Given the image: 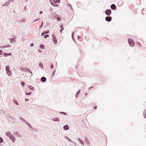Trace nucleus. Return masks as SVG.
Returning a JSON list of instances; mask_svg holds the SVG:
<instances>
[{"label": "nucleus", "mask_w": 146, "mask_h": 146, "mask_svg": "<svg viewBox=\"0 0 146 146\" xmlns=\"http://www.w3.org/2000/svg\"><path fill=\"white\" fill-rule=\"evenodd\" d=\"M39 66L42 69L43 68V66L42 64L41 63H39Z\"/></svg>", "instance_id": "nucleus-21"}, {"label": "nucleus", "mask_w": 146, "mask_h": 146, "mask_svg": "<svg viewBox=\"0 0 146 146\" xmlns=\"http://www.w3.org/2000/svg\"><path fill=\"white\" fill-rule=\"evenodd\" d=\"M32 94V93L31 92H30L29 93H26V94H27V95H30L31 94Z\"/></svg>", "instance_id": "nucleus-27"}, {"label": "nucleus", "mask_w": 146, "mask_h": 146, "mask_svg": "<svg viewBox=\"0 0 146 146\" xmlns=\"http://www.w3.org/2000/svg\"><path fill=\"white\" fill-rule=\"evenodd\" d=\"M51 4L54 7H57L58 6V5L55 4L54 3H53L52 2L50 1Z\"/></svg>", "instance_id": "nucleus-16"}, {"label": "nucleus", "mask_w": 146, "mask_h": 146, "mask_svg": "<svg viewBox=\"0 0 146 146\" xmlns=\"http://www.w3.org/2000/svg\"><path fill=\"white\" fill-rule=\"evenodd\" d=\"M26 1H27V0H26Z\"/></svg>", "instance_id": "nucleus-54"}, {"label": "nucleus", "mask_w": 146, "mask_h": 146, "mask_svg": "<svg viewBox=\"0 0 146 146\" xmlns=\"http://www.w3.org/2000/svg\"><path fill=\"white\" fill-rule=\"evenodd\" d=\"M27 72H28L31 73V76H32L33 74H32V72L31 71H30L29 70H28V71H27Z\"/></svg>", "instance_id": "nucleus-31"}, {"label": "nucleus", "mask_w": 146, "mask_h": 146, "mask_svg": "<svg viewBox=\"0 0 146 146\" xmlns=\"http://www.w3.org/2000/svg\"><path fill=\"white\" fill-rule=\"evenodd\" d=\"M111 7L112 9L114 10L116 8V6L114 4H112L111 5Z\"/></svg>", "instance_id": "nucleus-15"}, {"label": "nucleus", "mask_w": 146, "mask_h": 146, "mask_svg": "<svg viewBox=\"0 0 146 146\" xmlns=\"http://www.w3.org/2000/svg\"><path fill=\"white\" fill-rule=\"evenodd\" d=\"M49 31H46L45 32H44V33L45 34H47V33H49Z\"/></svg>", "instance_id": "nucleus-39"}, {"label": "nucleus", "mask_w": 146, "mask_h": 146, "mask_svg": "<svg viewBox=\"0 0 146 146\" xmlns=\"http://www.w3.org/2000/svg\"><path fill=\"white\" fill-rule=\"evenodd\" d=\"M4 56H11V53H7L6 52H5L4 53Z\"/></svg>", "instance_id": "nucleus-17"}, {"label": "nucleus", "mask_w": 146, "mask_h": 146, "mask_svg": "<svg viewBox=\"0 0 146 146\" xmlns=\"http://www.w3.org/2000/svg\"><path fill=\"white\" fill-rule=\"evenodd\" d=\"M49 36V35H45L44 37L45 38H46L48 37Z\"/></svg>", "instance_id": "nucleus-26"}, {"label": "nucleus", "mask_w": 146, "mask_h": 146, "mask_svg": "<svg viewBox=\"0 0 146 146\" xmlns=\"http://www.w3.org/2000/svg\"><path fill=\"white\" fill-rule=\"evenodd\" d=\"M53 1L54 3H59L60 1V0H53Z\"/></svg>", "instance_id": "nucleus-19"}, {"label": "nucleus", "mask_w": 146, "mask_h": 146, "mask_svg": "<svg viewBox=\"0 0 146 146\" xmlns=\"http://www.w3.org/2000/svg\"><path fill=\"white\" fill-rule=\"evenodd\" d=\"M38 51L39 52H41V50H39Z\"/></svg>", "instance_id": "nucleus-50"}, {"label": "nucleus", "mask_w": 146, "mask_h": 146, "mask_svg": "<svg viewBox=\"0 0 146 146\" xmlns=\"http://www.w3.org/2000/svg\"><path fill=\"white\" fill-rule=\"evenodd\" d=\"M14 1V0H9V1L11 2V1Z\"/></svg>", "instance_id": "nucleus-44"}, {"label": "nucleus", "mask_w": 146, "mask_h": 146, "mask_svg": "<svg viewBox=\"0 0 146 146\" xmlns=\"http://www.w3.org/2000/svg\"><path fill=\"white\" fill-rule=\"evenodd\" d=\"M74 32L72 34V35H73V34H74Z\"/></svg>", "instance_id": "nucleus-51"}, {"label": "nucleus", "mask_w": 146, "mask_h": 146, "mask_svg": "<svg viewBox=\"0 0 146 146\" xmlns=\"http://www.w3.org/2000/svg\"><path fill=\"white\" fill-rule=\"evenodd\" d=\"M11 42L14 43L15 42V40L14 38H12L11 39Z\"/></svg>", "instance_id": "nucleus-20"}, {"label": "nucleus", "mask_w": 146, "mask_h": 146, "mask_svg": "<svg viewBox=\"0 0 146 146\" xmlns=\"http://www.w3.org/2000/svg\"><path fill=\"white\" fill-rule=\"evenodd\" d=\"M25 123L26 124L29 128H32V127L31 125L28 122L26 121L25 122Z\"/></svg>", "instance_id": "nucleus-10"}, {"label": "nucleus", "mask_w": 146, "mask_h": 146, "mask_svg": "<svg viewBox=\"0 0 146 146\" xmlns=\"http://www.w3.org/2000/svg\"><path fill=\"white\" fill-rule=\"evenodd\" d=\"M96 107L95 106V107H94V109H96Z\"/></svg>", "instance_id": "nucleus-48"}, {"label": "nucleus", "mask_w": 146, "mask_h": 146, "mask_svg": "<svg viewBox=\"0 0 146 146\" xmlns=\"http://www.w3.org/2000/svg\"><path fill=\"white\" fill-rule=\"evenodd\" d=\"M19 119L20 120H21V121H24V122H25V121H26L22 117H20L19 118Z\"/></svg>", "instance_id": "nucleus-23"}, {"label": "nucleus", "mask_w": 146, "mask_h": 146, "mask_svg": "<svg viewBox=\"0 0 146 146\" xmlns=\"http://www.w3.org/2000/svg\"><path fill=\"white\" fill-rule=\"evenodd\" d=\"M128 40V43L131 46H134V43L133 40L131 38H129Z\"/></svg>", "instance_id": "nucleus-4"}, {"label": "nucleus", "mask_w": 146, "mask_h": 146, "mask_svg": "<svg viewBox=\"0 0 146 146\" xmlns=\"http://www.w3.org/2000/svg\"><path fill=\"white\" fill-rule=\"evenodd\" d=\"M6 117L9 121L12 122L14 121V118H13L9 114L6 115Z\"/></svg>", "instance_id": "nucleus-2"}, {"label": "nucleus", "mask_w": 146, "mask_h": 146, "mask_svg": "<svg viewBox=\"0 0 146 146\" xmlns=\"http://www.w3.org/2000/svg\"><path fill=\"white\" fill-rule=\"evenodd\" d=\"M63 25H61L60 26V27L61 28V29L60 30V31L61 33H62V31L63 30Z\"/></svg>", "instance_id": "nucleus-18"}, {"label": "nucleus", "mask_w": 146, "mask_h": 146, "mask_svg": "<svg viewBox=\"0 0 146 146\" xmlns=\"http://www.w3.org/2000/svg\"><path fill=\"white\" fill-rule=\"evenodd\" d=\"M63 129L64 130H67L69 129V127L68 125H65L64 126Z\"/></svg>", "instance_id": "nucleus-13"}, {"label": "nucleus", "mask_w": 146, "mask_h": 146, "mask_svg": "<svg viewBox=\"0 0 146 146\" xmlns=\"http://www.w3.org/2000/svg\"><path fill=\"white\" fill-rule=\"evenodd\" d=\"M25 101L26 102L27 101H29V100L28 99H25Z\"/></svg>", "instance_id": "nucleus-46"}, {"label": "nucleus", "mask_w": 146, "mask_h": 146, "mask_svg": "<svg viewBox=\"0 0 146 146\" xmlns=\"http://www.w3.org/2000/svg\"><path fill=\"white\" fill-rule=\"evenodd\" d=\"M17 135L18 136H21V135H20V134L19 133H17Z\"/></svg>", "instance_id": "nucleus-33"}, {"label": "nucleus", "mask_w": 146, "mask_h": 146, "mask_svg": "<svg viewBox=\"0 0 146 146\" xmlns=\"http://www.w3.org/2000/svg\"><path fill=\"white\" fill-rule=\"evenodd\" d=\"M144 113H145V115L144 116V117L145 118H146V112L145 111L144 112Z\"/></svg>", "instance_id": "nucleus-40"}, {"label": "nucleus", "mask_w": 146, "mask_h": 146, "mask_svg": "<svg viewBox=\"0 0 146 146\" xmlns=\"http://www.w3.org/2000/svg\"><path fill=\"white\" fill-rule=\"evenodd\" d=\"M33 46L34 44L33 43H31L30 45V46L31 47H33Z\"/></svg>", "instance_id": "nucleus-34"}, {"label": "nucleus", "mask_w": 146, "mask_h": 146, "mask_svg": "<svg viewBox=\"0 0 146 146\" xmlns=\"http://www.w3.org/2000/svg\"><path fill=\"white\" fill-rule=\"evenodd\" d=\"M80 143H81L82 145H84V143H83V142H82V141L81 142H80Z\"/></svg>", "instance_id": "nucleus-38"}, {"label": "nucleus", "mask_w": 146, "mask_h": 146, "mask_svg": "<svg viewBox=\"0 0 146 146\" xmlns=\"http://www.w3.org/2000/svg\"><path fill=\"white\" fill-rule=\"evenodd\" d=\"M52 38L54 44H56L57 43V41L55 35H53L52 36Z\"/></svg>", "instance_id": "nucleus-5"}, {"label": "nucleus", "mask_w": 146, "mask_h": 146, "mask_svg": "<svg viewBox=\"0 0 146 146\" xmlns=\"http://www.w3.org/2000/svg\"><path fill=\"white\" fill-rule=\"evenodd\" d=\"M85 142L87 145H89L90 142H89V141L87 139H86Z\"/></svg>", "instance_id": "nucleus-22"}, {"label": "nucleus", "mask_w": 146, "mask_h": 146, "mask_svg": "<svg viewBox=\"0 0 146 146\" xmlns=\"http://www.w3.org/2000/svg\"><path fill=\"white\" fill-rule=\"evenodd\" d=\"M64 139L70 142H73V141L67 136H65L64 137Z\"/></svg>", "instance_id": "nucleus-8"}, {"label": "nucleus", "mask_w": 146, "mask_h": 146, "mask_svg": "<svg viewBox=\"0 0 146 146\" xmlns=\"http://www.w3.org/2000/svg\"><path fill=\"white\" fill-rule=\"evenodd\" d=\"M52 120L55 121H59L60 120L58 117H55L52 119Z\"/></svg>", "instance_id": "nucleus-9"}, {"label": "nucleus", "mask_w": 146, "mask_h": 146, "mask_svg": "<svg viewBox=\"0 0 146 146\" xmlns=\"http://www.w3.org/2000/svg\"><path fill=\"white\" fill-rule=\"evenodd\" d=\"M41 80L42 82H45L46 80V79L45 77H43L41 78Z\"/></svg>", "instance_id": "nucleus-14"}, {"label": "nucleus", "mask_w": 146, "mask_h": 146, "mask_svg": "<svg viewBox=\"0 0 146 146\" xmlns=\"http://www.w3.org/2000/svg\"><path fill=\"white\" fill-rule=\"evenodd\" d=\"M37 21V20L35 21H34V22H35V21Z\"/></svg>", "instance_id": "nucleus-52"}, {"label": "nucleus", "mask_w": 146, "mask_h": 146, "mask_svg": "<svg viewBox=\"0 0 146 146\" xmlns=\"http://www.w3.org/2000/svg\"><path fill=\"white\" fill-rule=\"evenodd\" d=\"M106 14L108 15H110L111 13V11L110 9H108L106 11Z\"/></svg>", "instance_id": "nucleus-7"}, {"label": "nucleus", "mask_w": 146, "mask_h": 146, "mask_svg": "<svg viewBox=\"0 0 146 146\" xmlns=\"http://www.w3.org/2000/svg\"><path fill=\"white\" fill-rule=\"evenodd\" d=\"M6 70L8 75L9 76H11V72L10 70V68L9 66H7L6 68Z\"/></svg>", "instance_id": "nucleus-3"}, {"label": "nucleus", "mask_w": 146, "mask_h": 146, "mask_svg": "<svg viewBox=\"0 0 146 146\" xmlns=\"http://www.w3.org/2000/svg\"><path fill=\"white\" fill-rule=\"evenodd\" d=\"M80 92V90H78L77 91V93H76V97H77V94H79V93Z\"/></svg>", "instance_id": "nucleus-30"}, {"label": "nucleus", "mask_w": 146, "mask_h": 146, "mask_svg": "<svg viewBox=\"0 0 146 146\" xmlns=\"http://www.w3.org/2000/svg\"><path fill=\"white\" fill-rule=\"evenodd\" d=\"M77 139L78 140L80 143L82 141L79 138H78Z\"/></svg>", "instance_id": "nucleus-32"}, {"label": "nucleus", "mask_w": 146, "mask_h": 146, "mask_svg": "<svg viewBox=\"0 0 146 146\" xmlns=\"http://www.w3.org/2000/svg\"><path fill=\"white\" fill-rule=\"evenodd\" d=\"M106 20L108 21H110L111 20V17H107L106 18Z\"/></svg>", "instance_id": "nucleus-11"}, {"label": "nucleus", "mask_w": 146, "mask_h": 146, "mask_svg": "<svg viewBox=\"0 0 146 146\" xmlns=\"http://www.w3.org/2000/svg\"><path fill=\"white\" fill-rule=\"evenodd\" d=\"M39 20V18H38V20Z\"/></svg>", "instance_id": "nucleus-53"}, {"label": "nucleus", "mask_w": 146, "mask_h": 146, "mask_svg": "<svg viewBox=\"0 0 146 146\" xmlns=\"http://www.w3.org/2000/svg\"><path fill=\"white\" fill-rule=\"evenodd\" d=\"M60 113H63L65 115H66V113H64V112H60Z\"/></svg>", "instance_id": "nucleus-43"}, {"label": "nucleus", "mask_w": 146, "mask_h": 146, "mask_svg": "<svg viewBox=\"0 0 146 146\" xmlns=\"http://www.w3.org/2000/svg\"><path fill=\"white\" fill-rule=\"evenodd\" d=\"M52 69L53 68V65H52L50 67Z\"/></svg>", "instance_id": "nucleus-41"}, {"label": "nucleus", "mask_w": 146, "mask_h": 146, "mask_svg": "<svg viewBox=\"0 0 146 146\" xmlns=\"http://www.w3.org/2000/svg\"><path fill=\"white\" fill-rule=\"evenodd\" d=\"M19 69L21 71L24 72H27L28 70L27 68L25 67H21Z\"/></svg>", "instance_id": "nucleus-6"}, {"label": "nucleus", "mask_w": 146, "mask_h": 146, "mask_svg": "<svg viewBox=\"0 0 146 146\" xmlns=\"http://www.w3.org/2000/svg\"><path fill=\"white\" fill-rule=\"evenodd\" d=\"M43 13V12L42 11H40V12H39V14H42Z\"/></svg>", "instance_id": "nucleus-45"}, {"label": "nucleus", "mask_w": 146, "mask_h": 146, "mask_svg": "<svg viewBox=\"0 0 146 146\" xmlns=\"http://www.w3.org/2000/svg\"><path fill=\"white\" fill-rule=\"evenodd\" d=\"M5 135L9 137V139L13 143H14L16 141V138L10 132L8 131L6 132Z\"/></svg>", "instance_id": "nucleus-1"}, {"label": "nucleus", "mask_w": 146, "mask_h": 146, "mask_svg": "<svg viewBox=\"0 0 146 146\" xmlns=\"http://www.w3.org/2000/svg\"><path fill=\"white\" fill-rule=\"evenodd\" d=\"M44 34H45L44 32L42 33H41V35L43 36Z\"/></svg>", "instance_id": "nucleus-37"}, {"label": "nucleus", "mask_w": 146, "mask_h": 146, "mask_svg": "<svg viewBox=\"0 0 146 146\" xmlns=\"http://www.w3.org/2000/svg\"><path fill=\"white\" fill-rule=\"evenodd\" d=\"M40 48L44 49V46L43 45H41L40 46Z\"/></svg>", "instance_id": "nucleus-24"}, {"label": "nucleus", "mask_w": 146, "mask_h": 146, "mask_svg": "<svg viewBox=\"0 0 146 146\" xmlns=\"http://www.w3.org/2000/svg\"><path fill=\"white\" fill-rule=\"evenodd\" d=\"M29 88L30 89H31L32 90H33V88L32 86H30Z\"/></svg>", "instance_id": "nucleus-35"}, {"label": "nucleus", "mask_w": 146, "mask_h": 146, "mask_svg": "<svg viewBox=\"0 0 146 146\" xmlns=\"http://www.w3.org/2000/svg\"><path fill=\"white\" fill-rule=\"evenodd\" d=\"M43 22H42V24H41V26H40V28L41 27H42V25H43Z\"/></svg>", "instance_id": "nucleus-42"}, {"label": "nucleus", "mask_w": 146, "mask_h": 146, "mask_svg": "<svg viewBox=\"0 0 146 146\" xmlns=\"http://www.w3.org/2000/svg\"><path fill=\"white\" fill-rule=\"evenodd\" d=\"M3 142V139L0 137V143H2Z\"/></svg>", "instance_id": "nucleus-29"}, {"label": "nucleus", "mask_w": 146, "mask_h": 146, "mask_svg": "<svg viewBox=\"0 0 146 146\" xmlns=\"http://www.w3.org/2000/svg\"><path fill=\"white\" fill-rule=\"evenodd\" d=\"M55 71V70H54V71L53 72V73H52V74H53V73H54V71Z\"/></svg>", "instance_id": "nucleus-49"}, {"label": "nucleus", "mask_w": 146, "mask_h": 146, "mask_svg": "<svg viewBox=\"0 0 146 146\" xmlns=\"http://www.w3.org/2000/svg\"><path fill=\"white\" fill-rule=\"evenodd\" d=\"M14 102L17 105H18L19 104V103L17 102L15 100L14 101Z\"/></svg>", "instance_id": "nucleus-28"}, {"label": "nucleus", "mask_w": 146, "mask_h": 146, "mask_svg": "<svg viewBox=\"0 0 146 146\" xmlns=\"http://www.w3.org/2000/svg\"><path fill=\"white\" fill-rule=\"evenodd\" d=\"M57 21H60L61 20V18L59 17H57Z\"/></svg>", "instance_id": "nucleus-25"}, {"label": "nucleus", "mask_w": 146, "mask_h": 146, "mask_svg": "<svg viewBox=\"0 0 146 146\" xmlns=\"http://www.w3.org/2000/svg\"><path fill=\"white\" fill-rule=\"evenodd\" d=\"M25 84V83L24 82H22L21 83V85L22 86H23Z\"/></svg>", "instance_id": "nucleus-36"}, {"label": "nucleus", "mask_w": 146, "mask_h": 146, "mask_svg": "<svg viewBox=\"0 0 146 146\" xmlns=\"http://www.w3.org/2000/svg\"><path fill=\"white\" fill-rule=\"evenodd\" d=\"M56 17V16H55L53 13L51 14L50 16V18H51L52 19H54Z\"/></svg>", "instance_id": "nucleus-12"}, {"label": "nucleus", "mask_w": 146, "mask_h": 146, "mask_svg": "<svg viewBox=\"0 0 146 146\" xmlns=\"http://www.w3.org/2000/svg\"><path fill=\"white\" fill-rule=\"evenodd\" d=\"M72 142V143H74V145H76V143L75 142H73H73Z\"/></svg>", "instance_id": "nucleus-47"}]
</instances>
